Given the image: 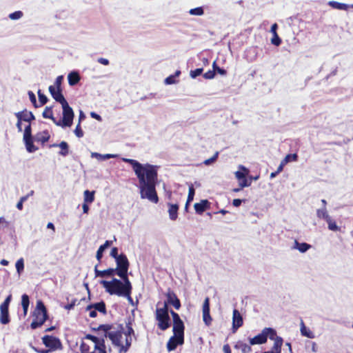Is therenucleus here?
<instances>
[{"instance_id": "obj_1", "label": "nucleus", "mask_w": 353, "mask_h": 353, "mask_svg": "<svg viewBox=\"0 0 353 353\" xmlns=\"http://www.w3.org/2000/svg\"><path fill=\"white\" fill-rule=\"evenodd\" d=\"M122 161L132 165L139 180L141 198L157 203L159 196L156 184L158 179V167L150 163L141 164L132 159L122 158Z\"/></svg>"}, {"instance_id": "obj_2", "label": "nucleus", "mask_w": 353, "mask_h": 353, "mask_svg": "<svg viewBox=\"0 0 353 353\" xmlns=\"http://www.w3.org/2000/svg\"><path fill=\"white\" fill-rule=\"evenodd\" d=\"M125 328L124 332L122 324H103L98 327L97 330L103 331L104 336L108 337L112 344L119 348V353H125L131 346L132 336L134 335L130 319L126 323Z\"/></svg>"}, {"instance_id": "obj_3", "label": "nucleus", "mask_w": 353, "mask_h": 353, "mask_svg": "<svg viewBox=\"0 0 353 353\" xmlns=\"http://www.w3.org/2000/svg\"><path fill=\"white\" fill-rule=\"evenodd\" d=\"M123 281L116 278L112 281H101V284L105 288V292L110 295L126 297L130 301H132L131 297L132 286L128 277H120Z\"/></svg>"}, {"instance_id": "obj_4", "label": "nucleus", "mask_w": 353, "mask_h": 353, "mask_svg": "<svg viewBox=\"0 0 353 353\" xmlns=\"http://www.w3.org/2000/svg\"><path fill=\"white\" fill-rule=\"evenodd\" d=\"M85 339L90 341V343L82 342L81 350L82 353H107L104 339H100L92 334H87Z\"/></svg>"}, {"instance_id": "obj_5", "label": "nucleus", "mask_w": 353, "mask_h": 353, "mask_svg": "<svg viewBox=\"0 0 353 353\" xmlns=\"http://www.w3.org/2000/svg\"><path fill=\"white\" fill-rule=\"evenodd\" d=\"M33 321L30 324V327L35 330L41 327L48 319V315L47 309L41 300L37 301L36 307L33 312Z\"/></svg>"}, {"instance_id": "obj_6", "label": "nucleus", "mask_w": 353, "mask_h": 353, "mask_svg": "<svg viewBox=\"0 0 353 353\" xmlns=\"http://www.w3.org/2000/svg\"><path fill=\"white\" fill-rule=\"evenodd\" d=\"M49 92L52 98L61 104L62 110L64 112L65 121H68L72 115H74L72 108L69 105L62 94V89L55 88V86H49Z\"/></svg>"}, {"instance_id": "obj_7", "label": "nucleus", "mask_w": 353, "mask_h": 353, "mask_svg": "<svg viewBox=\"0 0 353 353\" xmlns=\"http://www.w3.org/2000/svg\"><path fill=\"white\" fill-rule=\"evenodd\" d=\"M279 337V336H277L276 331L272 327H265L260 334L250 339V344L252 345L263 344L267 342L268 338L272 341H275Z\"/></svg>"}, {"instance_id": "obj_8", "label": "nucleus", "mask_w": 353, "mask_h": 353, "mask_svg": "<svg viewBox=\"0 0 353 353\" xmlns=\"http://www.w3.org/2000/svg\"><path fill=\"white\" fill-rule=\"evenodd\" d=\"M156 320L158 321V327L161 330L164 331L170 327L169 310L166 305L161 308H157Z\"/></svg>"}, {"instance_id": "obj_9", "label": "nucleus", "mask_w": 353, "mask_h": 353, "mask_svg": "<svg viewBox=\"0 0 353 353\" xmlns=\"http://www.w3.org/2000/svg\"><path fill=\"white\" fill-rule=\"evenodd\" d=\"M52 108V106H46L45 108L44 111L42 114L43 118L51 119L53 121V123L57 126L70 127L72 125L74 115H72V117H70V118H69L68 121H65L64 112L63 111L62 119L57 120L53 115Z\"/></svg>"}, {"instance_id": "obj_10", "label": "nucleus", "mask_w": 353, "mask_h": 353, "mask_svg": "<svg viewBox=\"0 0 353 353\" xmlns=\"http://www.w3.org/2000/svg\"><path fill=\"white\" fill-rule=\"evenodd\" d=\"M117 268L114 269L116 274L119 277H128V271L130 267L129 261L123 253L119 254V257L115 260Z\"/></svg>"}, {"instance_id": "obj_11", "label": "nucleus", "mask_w": 353, "mask_h": 353, "mask_svg": "<svg viewBox=\"0 0 353 353\" xmlns=\"http://www.w3.org/2000/svg\"><path fill=\"white\" fill-rule=\"evenodd\" d=\"M170 314L173 320V332L174 335H179L184 337L185 326L183 321L181 319L178 313L170 310Z\"/></svg>"}, {"instance_id": "obj_12", "label": "nucleus", "mask_w": 353, "mask_h": 353, "mask_svg": "<svg viewBox=\"0 0 353 353\" xmlns=\"http://www.w3.org/2000/svg\"><path fill=\"white\" fill-rule=\"evenodd\" d=\"M166 301L164 302V305H167L168 308V305H172L176 310H179L181 307V301L177 297L176 293L171 290H168L166 294Z\"/></svg>"}, {"instance_id": "obj_13", "label": "nucleus", "mask_w": 353, "mask_h": 353, "mask_svg": "<svg viewBox=\"0 0 353 353\" xmlns=\"http://www.w3.org/2000/svg\"><path fill=\"white\" fill-rule=\"evenodd\" d=\"M42 342L46 347L53 350H57L61 347V343L59 339L55 336L45 335L42 338Z\"/></svg>"}, {"instance_id": "obj_14", "label": "nucleus", "mask_w": 353, "mask_h": 353, "mask_svg": "<svg viewBox=\"0 0 353 353\" xmlns=\"http://www.w3.org/2000/svg\"><path fill=\"white\" fill-rule=\"evenodd\" d=\"M184 343V337L179 335L171 336L167 343V349L169 352L174 350L179 345Z\"/></svg>"}, {"instance_id": "obj_15", "label": "nucleus", "mask_w": 353, "mask_h": 353, "mask_svg": "<svg viewBox=\"0 0 353 353\" xmlns=\"http://www.w3.org/2000/svg\"><path fill=\"white\" fill-rule=\"evenodd\" d=\"M203 320L205 325H210L212 321V319L210 314V299L206 297L203 304Z\"/></svg>"}, {"instance_id": "obj_16", "label": "nucleus", "mask_w": 353, "mask_h": 353, "mask_svg": "<svg viewBox=\"0 0 353 353\" xmlns=\"http://www.w3.org/2000/svg\"><path fill=\"white\" fill-rule=\"evenodd\" d=\"M243 324V320L239 311L236 309L233 310L232 314V330L235 332Z\"/></svg>"}, {"instance_id": "obj_17", "label": "nucleus", "mask_w": 353, "mask_h": 353, "mask_svg": "<svg viewBox=\"0 0 353 353\" xmlns=\"http://www.w3.org/2000/svg\"><path fill=\"white\" fill-rule=\"evenodd\" d=\"M241 168L244 172L236 171L235 172V176L239 181V185H241V188L248 187L250 185L246 178V174H248V170L243 166H241Z\"/></svg>"}, {"instance_id": "obj_18", "label": "nucleus", "mask_w": 353, "mask_h": 353, "mask_svg": "<svg viewBox=\"0 0 353 353\" xmlns=\"http://www.w3.org/2000/svg\"><path fill=\"white\" fill-rule=\"evenodd\" d=\"M210 202L207 199L201 200L199 203L194 205V210L198 214H202L206 210L210 208Z\"/></svg>"}, {"instance_id": "obj_19", "label": "nucleus", "mask_w": 353, "mask_h": 353, "mask_svg": "<svg viewBox=\"0 0 353 353\" xmlns=\"http://www.w3.org/2000/svg\"><path fill=\"white\" fill-rule=\"evenodd\" d=\"M10 321L9 307L0 305V323L3 325H6Z\"/></svg>"}, {"instance_id": "obj_20", "label": "nucleus", "mask_w": 353, "mask_h": 353, "mask_svg": "<svg viewBox=\"0 0 353 353\" xmlns=\"http://www.w3.org/2000/svg\"><path fill=\"white\" fill-rule=\"evenodd\" d=\"M50 139V134L48 130H46L42 132H37L34 137V139L37 142L41 143L44 145Z\"/></svg>"}, {"instance_id": "obj_21", "label": "nucleus", "mask_w": 353, "mask_h": 353, "mask_svg": "<svg viewBox=\"0 0 353 353\" xmlns=\"http://www.w3.org/2000/svg\"><path fill=\"white\" fill-rule=\"evenodd\" d=\"M94 274H95L96 277L110 276H113L114 274H116V271L114 268H108L105 270H99L98 265H96L94 267Z\"/></svg>"}, {"instance_id": "obj_22", "label": "nucleus", "mask_w": 353, "mask_h": 353, "mask_svg": "<svg viewBox=\"0 0 353 353\" xmlns=\"http://www.w3.org/2000/svg\"><path fill=\"white\" fill-rule=\"evenodd\" d=\"M94 309L96 311H98L103 314H106V306L104 301H101V302L90 304L86 307V310Z\"/></svg>"}, {"instance_id": "obj_23", "label": "nucleus", "mask_w": 353, "mask_h": 353, "mask_svg": "<svg viewBox=\"0 0 353 353\" xmlns=\"http://www.w3.org/2000/svg\"><path fill=\"white\" fill-rule=\"evenodd\" d=\"M283 340L280 336L274 341V345L272 347L271 350L269 351H266L262 353H281V347L283 345Z\"/></svg>"}, {"instance_id": "obj_24", "label": "nucleus", "mask_w": 353, "mask_h": 353, "mask_svg": "<svg viewBox=\"0 0 353 353\" xmlns=\"http://www.w3.org/2000/svg\"><path fill=\"white\" fill-rule=\"evenodd\" d=\"M168 214L169 217L171 220L175 221L178 217V210L179 208V205L177 203L172 204L170 203H168Z\"/></svg>"}, {"instance_id": "obj_25", "label": "nucleus", "mask_w": 353, "mask_h": 353, "mask_svg": "<svg viewBox=\"0 0 353 353\" xmlns=\"http://www.w3.org/2000/svg\"><path fill=\"white\" fill-rule=\"evenodd\" d=\"M53 147H59L61 148V151L59 152V154L63 157H65L69 153V146L67 142L63 141L59 144L54 143L50 145V148Z\"/></svg>"}, {"instance_id": "obj_26", "label": "nucleus", "mask_w": 353, "mask_h": 353, "mask_svg": "<svg viewBox=\"0 0 353 353\" xmlns=\"http://www.w3.org/2000/svg\"><path fill=\"white\" fill-rule=\"evenodd\" d=\"M17 113H19V117H21V121L31 122L32 121L35 119V117L32 114V112L28 111L26 109L23 110L21 112H18Z\"/></svg>"}, {"instance_id": "obj_27", "label": "nucleus", "mask_w": 353, "mask_h": 353, "mask_svg": "<svg viewBox=\"0 0 353 353\" xmlns=\"http://www.w3.org/2000/svg\"><path fill=\"white\" fill-rule=\"evenodd\" d=\"M26 150L28 152H34L38 150V148L34 145L32 137L23 138Z\"/></svg>"}, {"instance_id": "obj_28", "label": "nucleus", "mask_w": 353, "mask_h": 353, "mask_svg": "<svg viewBox=\"0 0 353 353\" xmlns=\"http://www.w3.org/2000/svg\"><path fill=\"white\" fill-rule=\"evenodd\" d=\"M112 241H105L104 244L100 245V247L99 248V249L97 252L96 257L99 263L101 262V260L103 257V252L107 248L110 246L112 245Z\"/></svg>"}, {"instance_id": "obj_29", "label": "nucleus", "mask_w": 353, "mask_h": 353, "mask_svg": "<svg viewBox=\"0 0 353 353\" xmlns=\"http://www.w3.org/2000/svg\"><path fill=\"white\" fill-rule=\"evenodd\" d=\"M251 345H248L242 341H238L235 345L234 348L237 350H240L242 353H249L252 351Z\"/></svg>"}, {"instance_id": "obj_30", "label": "nucleus", "mask_w": 353, "mask_h": 353, "mask_svg": "<svg viewBox=\"0 0 353 353\" xmlns=\"http://www.w3.org/2000/svg\"><path fill=\"white\" fill-rule=\"evenodd\" d=\"M80 75L77 72H72L68 76V83L70 85H74L80 81Z\"/></svg>"}, {"instance_id": "obj_31", "label": "nucleus", "mask_w": 353, "mask_h": 353, "mask_svg": "<svg viewBox=\"0 0 353 353\" xmlns=\"http://www.w3.org/2000/svg\"><path fill=\"white\" fill-rule=\"evenodd\" d=\"M311 245L307 243H299L295 240L294 248L297 249L300 252L304 253L311 248Z\"/></svg>"}, {"instance_id": "obj_32", "label": "nucleus", "mask_w": 353, "mask_h": 353, "mask_svg": "<svg viewBox=\"0 0 353 353\" xmlns=\"http://www.w3.org/2000/svg\"><path fill=\"white\" fill-rule=\"evenodd\" d=\"M328 5L334 9L347 10L350 6L347 4L339 3L334 1H330L328 2Z\"/></svg>"}, {"instance_id": "obj_33", "label": "nucleus", "mask_w": 353, "mask_h": 353, "mask_svg": "<svg viewBox=\"0 0 353 353\" xmlns=\"http://www.w3.org/2000/svg\"><path fill=\"white\" fill-rule=\"evenodd\" d=\"M301 333L303 336H307L310 339H314L315 337L314 333L305 327L303 321H301Z\"/></svg>"}, {"instance_id": "obj_34", "label": "nucleus", "mask_w": 353, "mask_h": 353, "mask_svg": "<svg viewBox=\"0 0 353 353\" xmlns=\"http://www.w3.org/2000/svg\"><path fill=\"white\" fill-rule=\"evenodd\" d=\"M180 74H181V71L176 70L174 75H170L169 77L165 78V81H164L165 83L167 85H171V84L175 83L176 82L175 77H179L180 75Z\"/></svg>"}, {"instance_id": "obj_35", "label": "nucleus", "mask_w": 353, "mask_h": 353, "mask_svg": "<svg viewBox=\"0 0 353 353\" xmlns=\"http://www.w3.org/2000/svg\"><path fill=\"white\" fill-rule=\"evenodd\" d=\"M316 216L318 218L323 219L325 221L330 217L326 208H323L322 209H318L316 211Z\"/></svg>"}, {"instance_id": "obj_36", "label": "nucleus", "mask_w": 353, "mask_h": 353, "mask_svg": "<svg viewBox=\"0 0 353 353\" xmlns=\"http://www.w3.org/2000/svg\"><path fill=\"white\" fill-rule=\"evenodd\" d=\"M94 200V192H90L85 190L84 192V202L85 203H92Z\"/></svg>"}, {"instance_id": "obj_37", "label": "nucleus", "mask_w": 353, "mask_h": 353, "mask_svg": "<svg viewBox=\"0 0 353 353\" xmlns=\"http://www.w3.org/2000/svg\"><path fill=\"white\" fill-rule=\"evenodd\" d=\"M326 222L327 223L329 230L332 231L339 230V227L336 225V221L332 219L330 216L326 220Z\"/></svg>"}, {"instance_id": "obj_38", "label": "nucleus", "mask_w": 353, "mask_h": 353, "mask_svg": "<svg viewBox=\"0 0 353 353\" xmlns=\"http://www.w3.org/2000/svg\"><path fill=\"white\" fill-rule=\"evenodd\" d=\"M298 158L299 157L296 153L289 154H287L282 161L287 164L290 161H296L298 160Z\"/></svg>"}, {"instance_id": "obj_39", "label": "nucleus", "mask_w": 353, "mask_h": 353, "mask_svg": "<svg viewBox=\"0 0 353 353\" xmlns=\"http://www.w3.org/2000/svg\"><path fill=\"white\" fill-rule=\"evenodd\" d=\"M37 93L39 97V101L40 103L39 107H40L45 105L48 102V98L44 94L41 92V90H39Z\"/></svg>"}, {"instance_id": "obj_40", "label": "nucleus", "mask_w": 353, "mask_h": 353, "mask_svg": "<svg viewBox=\"0 0 353 353\" xmlns=\"http://www.w3.org/2000/svg\"><path fill=\"white\" fill-rule=\"evenodd\" d=\"M194 194H195V190L193 187V185L191 184L190 186L189 187V190H188V199H187L188 204H190L193 201Z\"/></svg>"}, {"instance_id": "obj_41", "label": "nucleus", "mask_w": 353, "mask_h": 353, "mask_svg": "<svg viewBox=\"0 0 353 353\" xmlns=\"http://www.w3.org/2000/svg\"><path fill=\"white\" fill-rule=\"evenodd\" d=\"M203 12V9L201 7L195 8L190 10V14L192 15L201 16Z\"/></svg>"}, {"instance_id": "obj_42", "label": "nucleus", "mask_w": 353, "mask_h": 353, "mask_svg": "<svg viewBox=\"0 0 353 353\" xmlns=\"http://www.w3.org/2000/svg\"><path fill=\"white\" fill-rule=\"evenodd\" d=\"M28 94L29 96V99H30L31 103H32L33 106L35 108H38L39 105L37 104L35 94L32 91H28Z\"/></svg>"}, {"instance_id": "obj_43", "label": "nucleus", "mask_w": 353, "mask_h": 353, "mask_svg": "<svg viewBox=\"0 0 353 353\" xmlns=\"http://www.w3.org/2000/svg\"><path fill=\"white\" fill-rule=\"evenodd\" d=\"M23 16V12L21 11H15L9 14V18L12 20H17L20 19Z\"/></svg>"}, {"instance_id": "obj_44", "label": "nucleus", "mask_w": 353, "mask_h": 353, "mask_svg": "<svg viewBox=\"0 0 353 353\" xmlns=\"http://www.w3.org/2000/svg\"><path fill=\"white\" fill-rule=\"evenodd\" d=\"M203 70L202 68H196L194 70H191L190 72V75L192 79L196 78V77L199 76L202 74Z\"/></svg>"}, {"instance_id": "obj_45", "label": "nucleus", "mask_w": 353, "mask_h": 353, "mask_svg": "<svg viewBox=\"0 0 353 353\" xmlns=\"http://www.w3.org/2000/svg\"><path fill=\"white\" fill-rule=\"evenodd\" d=\"M271 43L276 46H279L281 43V39L277 33L273 34V37L271 39Z\"/></svg>"}, {"instance_id": "obj_46", "label": "nucleus", "mask_w": 353, "mask_h": 353, "mask_svg": "<svg viewBox=\"0 0 353 353\" xmlns=\"http://www.w3.org/2000/svg\"><path fill=\"white\" fill-rule=\"evenodd\" d=\"M15 266H16V269H17V272L19 273H20L24 268L23 259L22 258L19 259L17 261Z\"/></svg>"}, {"instance_id": "obj_47", "label": "nucleus", "mask_w": 353, "mask_h": 353, "mask_svg": "<svg viewBox=\"0 0 353 353\" xmlns=\"http://www.w3.org/2000/svg\"><path fill=\"white\" fill-rule=\"evenodd\" d=\"M92 155H94L96 157H99L103 160H106V159H111V158H115L117 157L116 154H104V155H101V154H98V153H93Z\"/></svg>"}, {"instance_id": "obj_48", "label": "nucleus", "mask_w": 353, "mask_h": 353, "mask_svg": "<svg viewBox=\"0 0 353 353\" xmlns=\"http://www.w3.org/2000/svg\"><path fill=\"white\" fill-rule=\"evenodd\" d=\"M30 299L28 294H23L21 296V306H29Z\"/></svg>"}, {"instance_id": "obj_49", "label": "nucleus", "mask_w": 353, "mask_h": 353, "mask_svg": "<svg viewBox=\"0 0 353 353\" xmlns=\"http://www.w3.org/2000/svg\"><path fill=\"white\" fill-rule=\"evenodd\" d=\"M28 196L29 194L21 197L19 201L17 204V208L18 210H21L23 209V203L28 199Z\"/></svg>"}, {"instance_id": "obj_50", "label": "nucleus", "mask_w": 353, "mask_h": 353, "mask_svg": "<svg viewBox=\"0 0 353 353\" xmlns=\"http://www.w3.org/2000/svg\"><path fill=\"white\" fill-rule=\"evenodd\" d=\"M74 134L79 138L83 137V132L81 128L80 123H78L74 129Z\"/></svg>"}, {"instance_id": "obj_51", "label": "nucleus", "mask_w": 353, "mask_h": 353, "mask_svg": "<svg viewBox=\"0 0 353 353\" xmlns=\"http://www.w3.org/2000/svg\"><path fill=\"white\" fill-rule=\"evenodd\" d=\"M26 137H32V128L30 124L27 125L24 130L23 138Z\"/></svg>"}, {"instance_id": "obj_52", "label": "nucleus", "mask_w": 353, "mask_h": 353, "mask_svg": "<svg viewBox=\"0 0 353 353\" xmlns=\"http://www.w3.org/2000/svg\"><path fill=\"white\" fill-rule=\"evenodd\" d=\"M63 76H59L57 77L54 85L53 86H55V88L57 89H61V83L63 81Z\"/></svg>"}, {"instance_id": "obj_53", "label": "nucleus", "mask_w": 353, "mask_h": 353, "mask_svg": "<svg viewBox=\"0 0 353 353\" xmlns=\"http://www.w3.org/2000/svg\"><path fill=\"white\" fill-rule=\"evenodd\" d=\"M218 156H219V152H216L211 158L206 159L204 161V163L205 165H210V163L214 162L217 159Z\"/></svg>"}, {"instance_id": "obj_54", "label": "nucleus", "mask_w": 353, "mask_h": 353, "mask_svg": "<svg viewBox=\"0 0 353 353\" xmlns=\"http://www.w3.org/2000/svg\"><path fill=\"white\" fill-rule=\"evenodd\" d=\"M214 76H215L214 70H208V72L204 73L203 75V77L205 79H212L214 77Z\"/></svg>"}, {"instance_id": "obj_55", "label": "nucleus", "mask_w": 353, "mask_h": 353, "mask_svg": "<svg viewBox=\"0 0 353 353\" xmlns=\"http://www.w3.org/2000/svg\"><path fill=\"white\" fill-rule=\"evenodd\" d=\"M110 256L114 258L115 260L117 258L119 257V254H118V248L114 247L112 248L110 252Z\"/></svg>"}, {"instance_id": "obj_56", "label": "nucleus", "mask_w": 353, "mask_h": 353, "mask_svg": "<svg viewBox=\"0 0 353 353\" xmlns=\"http://www.w3.org/2000/svg\"><path fill=\"white\" fill-rule=\"evenodd\" d=\"M12 300V294H9L6 298V299L4 300V301L0 305H2V306H4V307H9V305H10V301Z\"/></svg>"}, {"instance_id": "obj_57", "label": "nucleus", "mask_w": 353, "mask_h": 353, "mask_svg": "<svg viewBox=\"0 0 353 353\" xmlns=\"http://www.w3.org/2000/svg\"><path fill=\"white\" fill-rule=\"evenodd\" d=\"M16 117L17 118V127L19 130V131H21V119L19 115V113H15L14 114Z\"/></svg>"}, {"instance_id": "obj_58", "label": "nucleus", "mask_w": 353, "mask_h": 353, "mask_svg": "<svg viewBox=\"0 0 353 353\" xmlns=\"http://www.w3.org/2000/svg\"><path fill=\"white\" fill-rule=\"evenodd\" d=\"M286 165L285 163H284L283 161H281L280 165L277 168V170H276L278 174L281 172L283 170L284 166Z\"/></svg>"}, {"instance_id": "obj_59", "label": "nucleus", "mask_w": 353, "mask_h": 353, "mask_svg": "<svg viewBox=\"0 0 353 353\" xmlns=\"http://www.w3.org/2000/svg\"><path fill=\"white\" fill-rule=\"evenodd\" d=\"M86 310L89 311V316L90 317L94 318L97 316V313L94 309H90V310Z\"/></svg>"}, {"instance_id": "obj_60", "label": "nucleus", "mask_w": 353, "mask_h": 353, "mask_svg": "<svg viewBox=\"0 0 353 353\" xmlns=\"http://www.w3.org/2000/svg\"><path fill=\"white\" fill-rule=\"evenodd\" d=\"M241 203H242V200H241L239 199H235L232 201V205L234 207H239L241 205Z\"/></svg>"}, {"instance_id": "obj_61", "label": "nucleus", "mask_w": 353, "mask_h": 353, "mask_svg": "<svg viewBox=\"0 0 353 353\" xmlns=\"http://www.w3.org/2000/svg\"><path fill=\"white\" fill-rule=\"evenodd\" d=\"M98 62L104 65H108L109 64V61L107 59L102 57L98 59Z\"/></svg>"}, {"instance_id": "obj_62", "label": "nucleus", "mask_w": 353, "mask_h": 353, "mask_svg": "<svg viewBox=\"0 0 353 353\" xmlns=\"http://www.w3.org/2000/svg\"><path fill=\"white\" fill-rule=\"evenodd\" d=\"M223 351L224 353H231V349L229 344H225L223 347Z\"/></svg>"}, {"instance_id": "obj_63", "label": "nucleus", "mask_w": 353, "mask_h": 353, "mask_svg": "<svg viewBox=\"0 0 353 353\" xmlns=\"http://www.w3.org/2000/svg\"><path fill=\"white\" fill-rule=\"evenodd\" d=\"M82 208H83V213H85V214H88V211H89V206H88V203H87L83 202V205H82Z\"/></svg>"}, {"instance_id": "obj_64", "label": "nucleus", "mask_w": 353, "mask_h": 353, "mask_svg": "<svg viewBox=\"0 0 353 353\" xmlns=\"http://www.w3.org/2000/svg\"><path fill=\"white\" fill-rule=\"evenodd\" d=\"M277 28H278V25L276 23H274L272 26H271V32L272 33V34H275V33H277L276 32V30H277Z\"/></svg>"}]
</instances>
